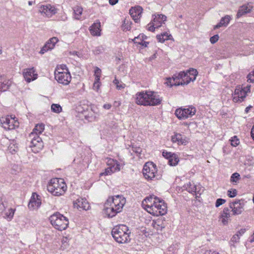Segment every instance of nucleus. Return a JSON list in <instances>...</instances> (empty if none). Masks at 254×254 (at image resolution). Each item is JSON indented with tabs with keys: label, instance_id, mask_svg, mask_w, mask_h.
Segmentation results:
<instances>
[{
	"label": "nucleus",
	"instance_id": "393cba45",
	"mask_svg": "<svg viewBox=\"0 0 254 254\" xmlns=\"http://www.w3.org/2000/svg\"><path fill=\"white\" fill-rule=\"evenodd\" d=\"M231 19V17L230 15H225L224 17H222L221 19L220 22L214 26V29H218L223 26L226 27L229 24Z\"/></svg>",
	"mask_w": 254,
	"mask_h": 254
},
{
	"label": "nucleus",
	"instance_id": "a18cd8bd",
	"mask_svg": "<svg viewBox=\"0 0 254 254\" xmlns=\"http://www.w3.org/2000/svg\"><path fill=\"white\" fill-rule=\"evenodd\" d=\"M101 73V70L98 67H96V69L94 71V75L95 76V79L97 81L100 80Z\"/></svg>",
	"mask_w": 254,
	"mask_h": 254
},
{
	"label": "nucleus",
	"instance_id": "412c9836",
	"mask_svg": "<svg viewBox=\"0 0 254 254\" xmlns=\"http://www.w3.org/2000/svg\"><path fill=\"white\" fill-rule=\"evenodd\" d=\"M58 41V38L56 37L50 38L41 50L40 53L43 54L48 50L53 49Z\"/></svg>",
	"mask_w": 254,
	"mask_h": 254
},
{
	"label": "nucleus",
	"instance_id": "5fc2aeb1",
	"mask_svg": "<svg viewBox=\"0 0 254 254\" xmlns=\"http://www.w3.org/2000/svg\"><path fill=\"white\" fill-rule=\"evenodd\" d=\"M219 38L218 35H215L210 38V41L212 44H214L218 41Z\"/></svg>",
	"mask_w": 254,
	"mask_h": 254
},
{
	"label": "nucleus",
	"instance_id": "4468645a",
	"mask_svg": "<svg viewBox=\"0 0 254 254\" xmlns=\"http://www.w3.org/2000/svg\"><path fill=\"white\" fill-rule=\"evenodd\" d=\"M230 209L233 212V215H239L242 213L244 210V203L242 200H237L229 203Z\"/></svg>",
	"mask_w": 254,
	"mask_h": 254
},
{
	"label": "nucleus",
	"instance_id": "49530a36",
	"mask_svg": "<svg viewBox=\"0 0 254 254\" xmlns=\"http://www.w3.org/2000/svg\"><path fill=\"white\" fill-rule=\"evenodd\" d=\"M56 70H59V71H64L65 72L69 71L66 65L65 64H61L57 66Z\"/></svg>",
	"mask_w": 254,
	"mask_h": 254
},
{
	"label": "nucleus",
	"instance_id": "9d476101",
	"mask_svg": "<svg viewBox=\"0 0 254 254\" xmlns=\"http://www.w3.org/2000/svg\"><path fill=\"white\" fill-rule=\"evenodd\" d=\"M55 79L57 81L64 85H68L71 79V76L69 71H61L56 70L55 71Z\"/></svg>",
	"mask_w": 254,
	"mask_h": 254
},
{
	"label": "nucleus",
	"instance_id": "e433bc0d",
	"mask_svg": "<svg viewBox=\"0 0 254 254\" xmlns=\"http://www.w3.org/2000/svg\"><path fill=\"white\" fill-rule=\"evenodd\" d=\"M167 86H169L170 87L173 86V85L178 86L180 85V81H177L176 80L173 81V77L172 78H167V81L165 82Z\"/></svg>",
	"mask_w": 254,
	"mask_h": 254
},
{
	"label": "nucleus",
	"instance_id": "864d4df0",
	"mask_svg": "<svg viewBox=\"0 0 254 254\" xmlns=\"http://www.w3.org/2000/svg\"><path fill=\"white\" fill-rule=\"evenodd\" d=\"M8 150L11 153H14L17 150V147L15 146L14 144H10L8 147Z\"/></svg>",
	"mask_w": 254,
	"mask_h": 254
},
{
	"label": "nucleus",
	"instance_id": "6ab92c4d",
	"mask_svg": "<svg viewBox=\"0 0 254 254\" xmlns=\"http://www.w3.org/2000/svg\"><path fill=\"white\" fill-rule=\"evenodd\" d=\"M171 140L174 143H177L178 145H186L189 142V138L180 133H175L172 136Z\"/></svg>",
	"mask_w": 254,
	"mask_h": 254
},
{
	"label": "nucleus",
	"instance_id": "c85d7f7f",
	"mask_svg": "<svg viewBox=\"0 0 254 254\" xmlns=\"http://www.w3.org/2000/svg\"><path fill=\"white\" fill-rule=\"evenodd\" d=\"M186 73L185 71H181L179 72V73H177L174 74L173 76V81H175L176 80L177 81H183V79H185V77H186Z\"/></svg>",
	"mask_w": 254,
	"mask_h": 254
},
{
	"label": "nucleus",
	"instance_id": "a878e982",
	"mask_svg": "<svg viewBox=\"0 0 254 254\" xmlns=\"http://www.w3.org/2000/svg\"><path fill=\"white\" fill-rule=\"evenodd\" d=\"M100 27L101 24L100 22L94 23L90 28L91 34L93 36H100L101 31Z\"/></svg>",
	"mask_w": 254,
	"mask_h": 254
},
{
	"label": "nucleus",
	"instance_id": "b1692460",
	"mask_svg": "<svg viewBox=\"0 0 254 254\" xmlns=\"http://www.w3.org/2000/svg\"><path fill=\"white\" fill-rule=\"evenodd\" d=\"M252 7L249 4L243 5L240 7L237 14V18H239L243 15L250 13L252 10Z\"/></svg>",
	"mask_w": 254,
	"mask_h": 254
},
{
	"label": "nucleus",
	"instance_id": "4be33fe9",
	"mask_svg": "<svg viewBox=\"0 0 254 254\" xmlns=\"http://www.w3.org/2000/svg\"><path fill=\"white\" fill-rule=\"evenodd\" d=\"M73 206L77 209H82L85 210L89 209L90 207L89 203L86 199L82 198L77 199L73 202Z\"/></svg>",
	"mask_w": 254,
	"mask_h": 254
},
{
	"label": "nucleus",
	"instance_id": "4d7b16f0",
	"mask_svg": "<svg viewBox=\"0 0 254 254\" xmlns=\"http://www.w3.org/2000/svg\"><path fill=\"white\" fill-rule=\"evenodd\" d=\"M173 154V153H172L171 152H168L167 151H163L162 152L163 156L167 158L168 160H169L170 158V157H172Z\"/></svg>",
	"mask_w": 254,
	"mask_h": 254
},
{
	"label": "nucleus",
	"instance_id": "39448f33",
	"mask_svg": "<svg viewBox=\"0 0 254 254\" xmlns=\"http://www.w3.org/2000/svg\"><path fill=\"white\" fill-rule=\"evenodd\" d=\"M51 224L57 230H65L68 225V220L66 217L57 212L50 217Z\"/></svg>",
	"mask_w": 254,
	"mask_h": 254
},
{
	"label": "nucleus",
	"instance_id": "ea45409f",
	"mask_svg": "<svg viewBox=\"0 0 254 254\" xmlns=\"http://www.w3.org/2000/svg\"><path fill=\"white\" fill-rule=\"evenodd\" d=\"M233 215V213H231L230 210L228 207L224 208L223 213L222 214V217H225L226 219L229 218Z\"/></svg>",
	"mask_w": 254,
	"mask_h": 254
},
{
	"label": "nucleus",
	"instance_id": "7c9ffc66",
	"mask_svg": "<svg viewBox=\"0 0 254 254\" xmlns=\"http://www.w3.org/2000/svg\"><path fill=\"white\" fill-rule=\"evenodd\" d=\"M44 125L43 124H38L35 127L32 132H34L35 134L39 135L44 130Z\"/></svg>",
	"mask_w": 254,
	"mask_h": 254
},
{
	"label": "nucleus",
	"instance_id": "c03bdc74",
	"mask_svg": "<svg viewBox=\"0 0 254 254\" xmlns=\"http://www.w3.org/2000/svg\"><path fill=\"white\" fill-rule=\"evenodd\" d=\"M186 72L188 73V74L190 77L195 76L196 77V75L198 74V72H197V71L196 70V69H194V68H190L189 70H187V71Z\"/></svg>",
	"mask_w": 254,
	"mask_h": 254
},
{
	"label": "nucleus",
	"instance_id": "2f4dec72",
	"mask_svg": "<svg viewBox=\"0 0 254 254\" xmlns=\"http://www.w3.org/2000/svg\"><path fill=\"white\" fill-rule=\"evenodd\" d=\"M170 36L171 35H169L168 33L164 32L160 35H157V38L159 42L163 43L166 40H169Z\"/></svg>",
	"mask_w": 254,
	"mask_h": 254
},
{
	"label": "nucleus",
	"instance_id": "09e8293b",
	"mask_svg": "<svg viewBox=\"0 0 254 254\" xmlns=\"http://www.w3.org/2000/svg\"><path fill=\"white\" fill-rule=\"evenodd\" d=\"M248 81L249 82H254V71L250 72L247 76Z\"/></svg>",
	"mask_w": 254,
	"mask_h": 254
},
{
	"label": "nucleus",
	"instance_id": "4c0bfd02",
	"mask_svg": "<svg viewBox=\"0 0 254 254\" xmlns=\"http://www.w3.org/2000/svg\"><path fill=\"white\" fill-rule=\"evenodd\" d=\"M51 110L53 112L59 113L62 111V108L59 104H53L51 105Z\"/></svg>",
	"mask_w": 254,
	"mask_h": 254
},
{
	"label": "nucleus",
	"instance_id": "bb28decb",
	"mask_svg": "<svg viewBox=\"0 0 254 254\" xmlns=\"http://www.w3.org/2000/svg\"><path fill=\"white\" fill-rule=\"evenodd\" d=\"M166 18L167 17L164 15L157 14V15H155V17L153 18L152 22L157 23V25H159V27H160L162 23H164L166 20Z\"/></svg>",
	"mask_w": 254,
	"mask_h": 254
},
{
	"label": "nucleus",
	"instance_id": "7ed1b4c3",
	"mask_svg": "<svg viewBox=\"0 0 254 254\" xmlns=\"http://www.w3.org/2000/svg\"><path fill=\"white\" fill-rule=\"evenodd\" d=\"M112 235L114 240L120 244H124L129 242V234L128 227L125 225H119L115 226L112 230Z\"/></svg>",
	"mask_w": 254,
	"mask_h": 254
},
{
	"label": "nucleus",
	"instance_id": "423d86ee",
	"mask_svg": "<svg viewBox=\"0 0 254 254\" xmlns=\"http://www.w3.org/2000/svg\"><path fill=\"white\" fill-rule=\"evenodd\" d=\"M251 85H247L243 88L240 85L237 86L233 95V101L235 103H241L244 100L248 92H250Z\"/></svg>",
	"mask_w": 254,
	"mask_h": 254
},
{
	"label": "nucleus",
	"instance_id": "3c124183",
	"mask_svg": "<svg viewBox=\"0 0 254 254\" xmlns=\"http://www.w3.org/2000/svg\"><path fill=\"white\" fill-rule=\"evenodd\" d=\"M5 210V204L0 197V213H2Z\"/></svg>",
	"mask_w": 254,
	"mask_h": 254
},
{
	"label": "nucleus",
	"instance_id": "603ef678",
	"mask_svg": "<svg viewBox=\"0 0 254 254\" xmlns=\"http://www.w3.org/2000/svg\"><path fill=\"white\" fill-rule=\"evenodd\" d=\"M100 83L99 82V80H97L96 79H95V80L94 81V83L93 84V88L94 90L97 91L99 88H100Z\"/></svg>",
	"mask_w": 254,
	"mask_h": 254
},
{
	"label": "nucleus",
	"instance_id": "e2e57ef3",
	"mask_svg": "<svg viewBox=\"0 0 254 254\" xmlns=\"http://www.w3.org/2000/svg\"><path fill=\"white\" fill-rule=\"evenodd\" d=\"M246 232V229H241L240 231H239L237 234H238L239 235V237L240 236H242Z\"/></svg>",
	"mask_w": 254,
	"mask_h": 254
},
{
	"label": "nucleus",
	"instance_id": "cd10ccee",
	"mask_svg": "<svg viewBox=\"0 0 254 254\" xmlns=\"http://www.w3.org/2000/svg\"><path fill=\"white\" fill-rule=\"evenodd\" d=\"M152 226L157 231H162L163 228H165V224L163 221L161 220H157L156 221H153L152 223Z\"/></svg>",
	"mask_w": 254,
	"mask_h": 254
},
{
	"label": "nucleus",
	"instance_id": "ddd939ff",
	"mask_svg": "<svg viewBox=\"0 0 254 254\" xmlns=\"http://www.w3.org/2000/svg\"><path fill=\"white\" fill-rule=\"evenodd\" d=\"M107 202L111 204V205L117 207V210H122L123 207L126 203L125 197L122 195H115L112 197H109Z\"/></svg>",
	"mask_w": 254,
	"mask_h": 254
},
{
	"label": "nucleus",
	"instance_id": "f704fd0d",
	"mask_svg": "<svg viewBox=\"0 0 254 254\" xmlns=\"http://www.w3.org/2000/svg\"><path fill=\"white\" fill-rule=\"evenodd\" d=\"M69 247V239L67 237H63L62 240V245L61 249L62 250H64L67 249Z\"/></svg>",
	"mask_w": 254,
	"mask_h": 254
},
{
	"label": "nucleus",
	"instance_id": "20e7f679",
	"mask_svg": "<svg viewBox=\"0 0 254 254\" xmlns=\"http://www.w3.org/2000/svg\"><path fill=\"white\" fill-rule=\"evenodd\" d=\"M67 187L63 179L53 178L47 186L48 191L55 196L63 195Z\"/></svg>",
	"mask_w": 254,
	"mask_h": 254
},
{
	"label": "nucleus",
	"instance_id": "a211bd4d",
	"mask_svg": "<svg viewBox=\"0 0 254 254\" xmlns=\"http://www.w3.org/2000/svg\"><path fill=\"white\" fill-rule=\"evenodd\" d=\"M121 211V210H117V207L115 208V206L111 205V204L107 201L105 204L104 212L108 217L112 218Z\"/></svg>",
	"mask_w": 254,
	"mask_h": 254
},
{
	"label": "nucleus",
	"instance_id": "338daca9",
	"mask_svg": "<svg viewBox=\"0 0 254 254\" xmlns=\"http://www.w3.org/2000/svg\"><path fill=\"white\" fill-rule=\"evenodd\" d=\"M148 44H149L148 42L144 41H142V43H140V44H139V45H141L144 47H147Z\"/></svg>",
	"mask_w": 254,
	"mask_h": 254
},
{
	"label": "nucleus",
	"instance_id": "f257e3e1",
	"mask_svg": "<svg viewBox=\"0 0 254 254\" xmlns=\"http://www.w3.org/2000/svg\"><path fill=\"white\" fill-rule=\"evenodd\" d=\"M142 204L146 211L151 214L158 216L166 214L167 205L163 200L155 196H151L145 198Z\"/></svg>",
	"mask_w": 254,
	"mask_h": 254
},
{
	"label": "nucleus",
	"instance_id": "c756f323",
	"mask_svg": "<svg viewBox=\"0 0 254 254\" xmlns=\"http://www.w3.org/2000/svg\"><path fill=\"white\" fill-rule=\"evenodd\" d=\"M179 161V159L178 157V156L175 154L173 153V155L168 160V163L171 166H176L178 164V162Z\"/></svg>",
	"mask_w": 254,
	"mask_h": 254
},
{
	"label": "nucleus",
	"instance_id": "de8ad7c7",
	"mask_svg": "<svg viewBox=\"0 0 254 254\" xmlns=\"http://www.w3.org/2000/svg\"><path fill=\"white\" fill-rule=\"evenodd\" d=\"M113 83L116 85V88L119 89V90H120L121 89H123L125 87V84H120L119 83V81L116 78H115L114 81H113Z\"/></svg>",
	"mask_w": 254,
	"mask_h": 254
},
{
	"label": "nucleus",
	"instance_id": "473e14b6",
	"mask_svg": "<svg viewBox=\"0 0 254 254\" xmlns=\"http://www.w3.org/2000/svg\"><path fill=\"white\" fill-rule=\"evenodd\" d=\"M195 80V77H190L188 73H186V77L183 79V81H180V85H187L189 84L191 81H193Z\"/></svg>",
	"mask_w": 254,
	"mask_h": 254
},
{
	"label": "nucleus",
	"instance_id": "6e6d98bb",
	"mask_svg": "<svg viewBox=\"0 0 254 254\" xmlns=\"http://www.w3.org/2000/svg\"><path fill=\"white\" fill-rule=\"evenodd\" d=\"M237 195V190L234 189L232 191L229 190L228 191V195L230 197H234Z\"/></svg>",
	"mask_w": 254,
	"mask_h": 254
},
{
	"label": "nucleus",
	"instance_id": "052dcab7",
	"mask_svg": "<svg viewBox=\"0 0 254 254\" xmlns=\"http://www.w3.org/2000/svg\"><path fill=\"white\" fill-rule=\"evenodd\" d=\"M221 222L224 225H226L228 224V219H226L225 217H222V215H221Z\"/></svg>",
	"mask_w": 254,
	"mask_h": 254
},
{
	"label": "nucleus",
	"instance_id": "aec40b11",
	"mask_svg": "<svg viewBox=\"0 0 254 254\" xmlns=\"http://www.w3.org/2000/svg\"><path fill=\"white\" fill-rule=\"evenodd\" d=\"M142 12V8L140 6L131 7L129 9V14L135 22H138L141 17Z\"/></svg>",
	"mask_w": 254,
	"mask_h": 254
},
{
	"label": "nucleus",
	"instance_id": "8fccbe9b",
	"mask_svg": "<svg viewBox=\"0 0 254 254\" xmlns=\"http://www.w3.org/2000/svg\"><path fill=\"white\" fill-rule=\"evenodd\" d=\"M226 202V200L222 198H218L216 200L215 202V206L216 207H219Z\"/></svg>",
	"mask_w": 254,
	"mask_h": 254
},
{
	"label": "nucleus",
	"instance_id": "f8f14e48",
	"mask_svg": "<svg viewBox=\"0 0 254 254\" xmlns=\"http://www.w3.org/2000/svg\"><path fill=\"white\" fill-rule=\"evenodd\" d=\"M107 164L110 167L105 169L104 172L100 173V176L110 175L114 172L119 171L121 170L120 164L117 160L110 159L107 161Z\"/></svg>",
	"mask_w": 254,
	"mask_h": 254
},
{
	"label": "nucleus",
	"instance_id": "9b49d317",
	"mask_svg": "<svg viewBox=\"0 0 254 254\" xmlns=\"http://www.w3.org/2000/svg\"><path fill=\"white\" fill-rule=\"evenodd\" d=\"M0 121L2 127L6 130L13 129L19 126V122L11 116L2 117Z\"/></svg>",
	"mask_w": 254,
	"mask_h": 254
},
{
	"label": "nucleus",
	"instance_id": "13d9d810",
	"mask_svg": "<svg viewBox=\"0 0 254 254\" xmlns=\"http://www.w3.org/2000/svg\"><path fill=\"white\" fill-rule=\"evenodd\" d=\"M141 36L140 35V34L137 36V37H135L133 40L132 41H133V42L134 43H136V44H140V43H142V41H141Z\"/></svg>",
	"mask_w": 254,
	"mask_h": 254
},
{
	"label": "nucleus",
	"instance_id": "dca6fc26",
	"mask_svg": "<svg viewBox=\"0 0 254 254\" xmlns=\"http://www.w3.org/2000/svg\"><path fill=\"white\" fill-rule=\"evenodd\" d=\"M23 75L27 82L29 83L37 78L38 74L35 73L34 67L26 68L23 70Z\"/></svg>",
	"mask_w": 254,
	"mask_h": 254
},
{
	"label": "nucleus",
	"instance_id": "0eeeda50",
	"mask_svg": "<svg viewBox=\"0 0 254 254\" xmlns=\"http://www.w3.org/2000/svg\"><path fill=\"white\" fill-rule=\"evenodd\" d=\"M143 174L146 179L152 180L155 178L158 179L156 175L157 173L156 166L152 162H147L143 166Z\"/></svg>",
	"mask_w": 254,
	"mask_h": 254
},
{
	"label": "nucleus",
	"instance_id": "2eb2a0df",
	"mask_svg": "<svg viewBox=\"0 0 254 254\" xmlns=\"http://www.w3.org/2000/svg\"><path fill=\"white\" fill-rule=\"evenodd\" d=\"M39 11L43 15L51 17L57 12V10L54 5L48 4L41 5Z\"/></svg>",
	"mask_w": 254,
	"mask_h": 254
},
{
	"label": "nucleus",
	"instance_id": "bf43d9fd",
	"mask_svg": "<svg viewBox=\"0 0 254 254\" xmlns=\"http://www.w3.org/2000/svg\"><path fill=\"white\" fill-rule=\"evenodd\" d=\"M240 239V237L238 234H236L235 235L233 236V237L231 239V241L234 243H237L239 242V240Z\"/></svg>",
	"mask_w": 254,
	"mask_h": 254
},
{
	"label": "nucleus",
	"instance_id": "58836bf2",
	"mask_svg": "<svg viewBox=\"0 0 254 254\" xmlns=\"http://www.w3.org/2000/svg\"><path fill=\"white\" fill-rule=\"evenodd\" d=\"M14 210L13 209H9L8 210V212H4V217L6 218L7 219L10 220H11L14 215Z\"/></svg>",
	"mask_w": 254,
	"mask_h": 254
},
{
	"label": "nucleus",
	"instance_id": "0e129e2a",
	"mask_svg": "<svg viewBox=\"0 0 254 254\" xmlns=\"http://www.w3.org/2000/svg\"><path fill=\"white\" fill-rule=\"evenodd\" d=\"M109 2L111 5H113L118 3V0H109Z\"/></svg>",
	"mask_w": 254,
	"mask_h": 254
},
{
	"label": "nucleus",
	"instance_id": "37998d69",
	"mask_svg": "<svg viewBox=\"0 0 254 254\" xmlns=\"http://www.w3.org/2000/svg\"><path fill=\"white\" fill-rule=\"evenodd\" d=\"M159 25L157 23H153L152 21L148 24V30L150 31H154L155 28H158Z\"/></svg>",
	"mask_w": 254,
	"mask_h": 254
},
{
	"label": "nucleus",
	"instance_id": "f3484780",
	"mask_svg": "<svg viewBox=\"0 0 254 254\" xmlns=\"http://www.w3.org/2000/svg\"><path fill=\"white\" fill-rule=\"evenodd\" d=\"M41 204V197L38 195L36 193H33L32 195L30 198V201L28 203V207L31 209H37Z\"/></svg>",
	"mask_w": 254,
	"mask_h": 254
},
{
	"label": "nucleus",
	"instance_id": "69168bd1",
	"mask_svg": "<svg viewBox=\"0 0 254 254\" xmlns=\"http://www.w3.org/2000/svg\"><path fill=\"white\" fill-rule=\"evenodd\" d=\"M103 108L105 109L109 110L111 108V105L110 104H105L104 105Z\"/></svg>",
	"mask_w": 254,
	"mask_h": 254
},
{
	"label": "nucleus",
	"instance_id": "72a5a7b5",
	"mask_svg": "<svg viewBox=\"0 0 254 254\" xmlns=\"http://www.w3.org/2000/svg\"><path fill=\"white\" fill-rule=\"evenodd\" d=\"M73 11L74 12L75 18L78 20L80 19V15H81L83 11L82 8L77 6L74 7Z\"/></svg>",
	"mask_w": 254,
	"mask_h": 254
},
{
	"label": "nucleus",
	"instance_id": "f03ea898",
	"mask_svg": "<svg viewBox=\"0 0 254 254\" xmlns=\"http://www.w3.org/2000/svg\"><path fill=\"white\" fill-rule=\"evenodd\" d=\"M136 103L144 106H155L161 103L162 99L156 93L151 91L138 92L136 94Z\"/></svg>",
	"mask_w": 254,
	"mask_h": 254
},
{
	"label": "nucleus",
	"instance_id": "5701e85b",
	"mask_svg": "<svg viewBox=\"0 0 254 254\" xmlns=\"http://www.w3.org/2000/svg\"><path fill=\"white\" fill-rule=\"evenodd\" d=\"M11 81L4 76L0 75V91L7 90L11 85Z\"/></svg>",
	"mask_w": 254,
	"mask_h": 254
},
{
	"label": "nucleus",
	"instance_id": "774afa93",
	"mask_svg": "<svg viewBox=\"0 0 254 254\" xmlns=\"http://www.w3.org/2000/svg\"><path fill=\"white\" fill-rule=\"evenodd\" d=\"M250 242L251 243H253L254 242V231L253 234L252 235V236L250 239Z\"/></svg>",
	"mask_w": 254,
	"mask_h": 254
},
{
	"label": "nucleus",
	"instance_id": "79ce46f5",
	"mask_svg": "<svg viewBox=\"0 0 254 254\" xmlns=\"http://www.w3.org/2000/svg\"><path fill=\"white\" fill-rule=\"evenodd\" d=\"M230 140L231 141V145L235 147L238 146L240 143L239 139L236 135L232 137Z\"/></svg>",
	"mask_w": 254,
	"mask_h": 254
},
{
	"label": "nucleus",
	"instance_id": "c9c22d12",
	"mask_svg": "<svg viewBox=\"0 0 254 254\" xmlns=\"http://www.w3.org/2000/svg\"><path fill=\"white\" fill-rule=\"evenodd\" d=\"M186 189L190 193H194L195 194L197 193V187L194 184H191L190 183H189L187 185Z\"/></svg>",
	"mask_w": 254,
	"mask_h": 254
},
{
	"label": "nucleus",
	"instance_id": "680f3d73",
	"mask_svg": "<svg viewBox=\"0 0 254 254\" xmlns=\"http://www.w3.org/2000/svg\"><path fill=\"white\" fill-rule=\"evenodd\" d=\"M103 49L102 47H98L97 49L94 51V53L96 54H99L100 53L102 52Z\"/></svg>",
	"mask_w": 254,
	"mask_h": 254
},
{
	"label": "nucleus",
	"instance_id": "6e6552de",
	"mask_svg": "<svg viewBox=\"0 0 254 254\" xmlns=\"http://www.w3.org/2000/svg\"><path fill=\"white\" fill-rule=\"evenodd\" d=\"M29 137L31 138L30 147L35 152H39L43 147L44 144L41 137L34 132H31L29 134Z\"/></svg>",
	"mask_w": 254,
	"mask_h": 254
},
{
	"label": "nucleus",
	"instance_id": "1a4fd4ad",
	"mask_svg": "<svg viewBox=\"0 0 254 254\" xmlns=\"http://www.w3.org/2000/svg\"><path fill=\"white\" fill-rule=\"evenodd\" d=\"M196 113L194 107H189L187 108L177 109L175 111V115L179 119H186L191 117Z\"/></svg>",
	"mask_w": 254,
	"mask_h": 254
},
{
	"label": "nucleus",
	"instance_id": "a19ab883",
	"mask_svg": "<svg viewBox=\"0 0 254 254\" xmlns=\"http://www.w3.org/2000/svg\"><path fill=\"white\" fill-rule=\"evenodd\" d=\"M240 179V175L238 173H233L231 177V182L233 183H237Z\"/></svg>",
	"mask_w": 254,
	"mask_h": 254
}]
</instances>
